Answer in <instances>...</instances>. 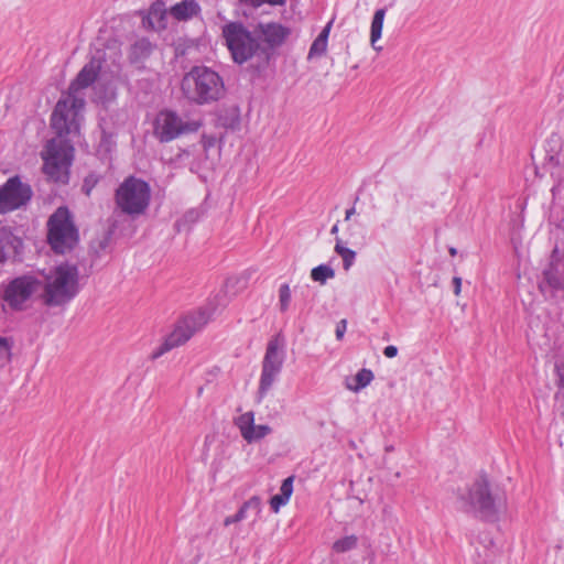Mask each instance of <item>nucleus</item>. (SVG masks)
Segmentation results:
<instances>
[{"label":"nucleus","mask_w":564,"mask_h":564,"mask_svg":"<svg viewBox=\"0 0 564 564\" xmlns=\"http://www.w3.org/2000/svg\"><path fill=\"white\" fill-rule=\"evenodd\" d=\"M261 499L258 496H253L240 507L236 516L239 521H242L248 518V512L250 511L253 513L256 520L257 517L261 513Z\"/></svg>","instance_id":"nucleus-24"},{"label":"nucleus","mask_w":564,"mask_h":564,"mask_svg":"<svg viewBox=\"0 0 564 564\" xmlns=\"http://www.w3.org/2000/svg\"><path fill=\"white\" fill-rule=\"evenodd\" d=\"M42 286L43 281L37 275L25 273L1 283L0 297L12 311H23L34 295H40Z\"/></svg>","instance_id":"nucleus-7"},{"label":"nucleus","mask_w":564,"mask_h":564,"mask_svg":"<svg viewBox=\"0 0 564 564\" xmlns=\"http://www.w3.org/2000/svg\"><path fill=\"white\" fill-rule=\"evenodd\" d=\"M334 276V269L327 264H319L311 271V279L321 284H325L327 280L333 279Z\"/></svg>","instance_id":"nucleus-28"},{"label":"nucleus","mask_w":564,"mask_h":564,"mask_svg":"<svg viewBox=\"0 0 564 564\" xmlns=\"http://www.w3.org/2000/svg\"><path fill=\"white\" fill-rule=\"evenodd\" d=\"M449 251H451V254H455L456 253V250L454 248H452Z\"/></svg>","instance_id":"nucleus-49"},{"label":"nucleus","mask_w":564,"mask_h":564,"mask_svg":"<svg viewBox=\"0 0 564 564\" xmlns=\"http://www.w3.org/2000/svg\"><path fill=\"white\" fill-rule=\"evenodd\" d=\"M288 501L284 500L282 497H280L279 495H274L271 499H270V506L272 508V510L274 512H278L280 510V508L284 505H286Z\"/></svg>","instance_id":"nucleus-40"},{"label":"nucleus","mask_w":564,"mask_h":564,"mask_svg":"<svg viewBox=\"0 0 564 564\" xmlns=\"http://www.w3.org/2000/svg\"><path fill=\"white\" fill-rule=\"evenodd\" d=\"M375 376L370 369L362 368L352 378L346 380V388L352 392H358L371 383Z\"/></svg>","instance_id":"nucleus-20"},{"label":"nucleus","mask_w":564,"mask_h":564,"mask_svg":"<svg viewBox=\"0 0 564 564\" xmlns=\"http://www.w3.org/2000/svg\"><path fill=\"white\" fill-rule=\"evenodd\" d=\"M151 199L150 185L135 176L127 177L116 189L115 200L121 213L138 217L145 213Z\"/></svg>","instance_id":"nucleus-6"},{"label":"nucleus","mask_w":564,"mask_h":564,"mask_svg":"<svg viewBox=\"0 0 564 564\" xmlns=\"http://www.w3.org/2000/svg\"><path fill=\"white\" fill-rule=\"evenodd\" d=\"M23 240L10 227H0V265L22 261Z\"/></svg>","instance_id":"nucleus-12"},{"label":"nucleus","mask_w":564,"mask_h":564,"mask_svg":"<svg viewBox=\"0 0 564 564\" xmlns=\"http://www.w3.org/2000/svg\"><path fill=\"white\" fill-rule=\"evenodd\" d=\"M154 134L161 142H170L176 138V113L161 111L154 121Z\"/></svg>","instance_id":"nucleus-16"},{"label":"nucleus","mask_w":564,"mask_h":564,"mask_svg":"<svg viewBox=\"0 0 564 564\" xmlns=\"http://www.w3.org/2000/svg\"><path fill=\"white\" fill-rule=\"evenodd\" d=\"M356 214V208L352 206L351 208L346 210L345 220H349L352 215Z\"/></svg>","instance_id":"nucleus-45"},{"label":"nucleus","mask_w":564,"mask_h":564,"mask_svg":"<svg viewBox=\"0 0 564 564\" xmlns=\"http://www.w3.org/2000/svg\"><path fill=\"white\" fill-rule=\"evenodd\" d=\"M333 25V20H330L321 31L318 36L313 41L307 58L313 59L323 56L327 51L328 36L330 33V29Z\"/></svg>","instance_id":"nucleus-19"},{"label":"nucleus","mask_w":564,"mask_h":564,"mask_svg":"<svg viewBox=\"0 0 564 564\" xmlns=\"http://www.w3.org/2000/svg\"><path fill=\"white\" fill-rule=\"evenodd\" d=\"M43 172L57 183H67L73 160V148L62 141L50 140L42 153Z\"/></svg>","instance_id":"nucleus-8"},{"label":"nucleus","mask_w":564,"mask_h":564,"mask_svg":"<svg viewBox=\"0 0 564 564\" xmlns=\"http://www.w3.org/2000/svg\"><path fill=\"white\" fill-rule=\"evenodd\" d=\"M544 280L547 283V285L554 290H558L562 288V281L555 274L553 269H549V270L544 271Z\"/></svg>","instance_id":"nucleus-35"},{"label":"nucleus","mask_w":564,"mask_h":564,"mask_svg":"<svg viewBox=\"0 0 564 564\" xmlns=\"http://www.w3.org/2000/svg\"><path fill=\"white\" fill-rule=\"evenodd\" d=\"M180 86L184 98L198 106L210 105L225 95L223 77L204 65L194 66L185 73Z\"/></svg>","instance_id":"nucleus-3"},{"label":"nucleus","mask_w":564,"mask_h":564,"mask_svg":"<svg viewBox=\"0 0 564 564\" xmlns=\"http://www.w3.org/2000/svg\"><path fill=\"white\" fill-rule=\"evenodd\" d=\"M167 24V10L164 2L155 1L149 11L142 18V25L145 29L160 31L164 30Z\"/></svg>","instance_id":"nucleus-18"},{"label":"nucleus","mask_w":564,"mask_h":564,"mask_svg":"<svg viewBox=\"0 0 564 564\" xmlns=\"http://www.w3.org/2000/svg\"><path fill=\"white\" fill-rule=\"evenodd\" d=\"M79 232L73 215L65 206L58 207L47 220V241L56 253L64 254L75 248Z\"/></svg>","instance_id":"nucleus-5"},{"label":"nucleus","mask_w":564,"mask_h":564,"mask_svg":"<svg viewBox=\"0 0 564 564\" xmlns=\"http://www.w3.org/2000/svg\"><path fill=\"white\" fill-rule=\"evenodd\" d=\"M337 232H338V225H337V224H335V225L332 227V229H330V234L336 235Z\"/></svg>","instance_id":"nucleus-47"},{"label":"nucleus","mask_w":564,"mask_h":564,"mask_svg":"<svg viewBox=\"0 0 564 564\" xmlns=\"http://www.w3.org/2000/svg\"><path fill=\"white\" fill-rule=\"evenodd\" d=\"M383 355L387 358H394L398 355V348L395 346H393V345L387 346L383 349Z\"/></svg>","instance_id":"nucleus-42"},{"label":"nucleus","mask_w":564,"mask_h":564,"mask_svg":"<svg viewBox=\"0 0 564 564\" xmlns=\"http://www.w3.org/2000/svg\"><path fill=\"white\" fill-rule=\"evenodd\" d=\"M223 37L234 62L243 64L252 57L267 61L268 50L259 41L254 30L249 31L241 22H229L221 29Z\"/></svg>","instance_id":"nucleus-4"},{"label":"nucleus","mask_w":564,"mask_h":564,"mask_svg":"<svg viewBox=\"0 0 564 564\" xmlns=\"http://www.w3.org/2000/svg\"><path fill=\"white\" fill-rule=\"evenodd\" d=\"M258 39H262V45L267 47L268 52L276 46H280L289 36L290 31L288 28L280 23H259L254 28Z\"/></svg>","instance_id":"nucleus-15"},{"label":"nucleus","mask_w":564,"mask_h":564,"mask_svg":"<svg viewBox=\"0 0 564 564\" xmlns=\"http://www.w3.org/2000/svg\"><path fill=\"white\" fill-rule=\"evenodd\" d=\"M285 360V339L281 334L273 336L267 345L262 360L259 395L263 398L278 379Z\"/></svg>","instance_id":"nucleus-9"},{"label":"nucleus","mask_w":564,"mask_h":564,"mask_svg":"<svg viewBox=\"0 0 564 564\" xmlns=\"http://www.w3.org/2000/svg\"><path fill=\"white\" fill-rule=\"evenodd\" d=\"M236 522H239V520H238L237 516H236V514H234V516H229V517H227V518L225 519V521H224V524H225L226 527H228V525H230V524H232V523H236Z\"/></svg>","instance_id":"nucleus-44"},{"label":"nucleus","mask_w":564,"mask_h":564,"mask_svg":"<svg viewBox=\"0 0 564 564\" xmlns=\"http://www.w3.org/2000/svg\"><path fill=\"white\" fill-rule=\"evenodd\" d=\"M335 251L343 259V267L349 270L356 259V252L343 245L341 239H336Z\"/></svg>","instance_id":"nucleus-27"},{"label":"nucleus","mask_w":564,"mask_h":564,"mask_svg":"<svg viewBox=\"0 0 564 564\" xmlns=\"http://www.w3.org/2000/svg\"><path fill=\"white\" fill-rule=\"evenodd\" d=\"M457 503L463 512L482 520L497 521L506 511L507 498L502 491L492 490L488 480L481 477L459 495Z\"/></svg>","instance_id":"nucleus-1"},{"label":"nucleus","mask_w":564,"mask_h":564,"mask_svg":"<svg viewBox=\"0 0 564 564\" xmlns=\"http://www.w3.org/2000/svg\"><path fill=\"white\" fill-rule=\"evenodd\" d=\"M240 3L245 6H249L252 8H259L263 4H270V6H282L284 4V0H239Z\"/></svg>","instance_id":"nucleus-37"},{"label":"nucleus","mask_w":564,"mask_h":564,"mask_svg":"<svg viewBox=\"0 0 564 564\" xmlns=\"http://www.w3.org/2000/svg\"><path fill=\"white\" fill-rule=\"evenodd\" d=\"M358 538L356 535H347L344 536L333 544V550L336 553H345L350 550H354L357 546Z\"/></svg>","instance_id":"nucleus-31"},{"label":"nucleus","mask_w":564,"mask_h":564,"mask_svg":"<svg viewBox=\"0 0 564 564\" xmlns=\"http://www.w3.org/2000/svg\"><path fill=\"white\" fill-rule=\"evenodd\" d=\"M84 188L86 189V194H87V195H89V193H90L89 187H86V184H85V185H84Z\"/></svg>","instance_id":"nucleus-48"},{"label":"nucleus","mask_w":564,"mask_h":564,"mask_svg":"<svg viewBox=\"0 0 564 564\" xmlns=\"http://www.w3.org/2000/svg\"><path fill=\"white\" fill-rule=\"evenodd\" d=\"M204 212L202 208H192L189 210H187L184 216H183V220L184 223L186 224H194L196 223L198 219H200V217L203 216Z\"/></svg>","instance_id":"nucleus-38"},{"label":"nucleus","mask_w":564,"mask_h":564,"mask_svg":"<svg viewBox=\"0 0 564 564\" xmlns=\"http://www.w3.org/2000/svg\"><path fill=\"white\" fill-rule=\"evenodd\" d=\"M384 17H386V9H383V8L378 9L372 17L371 26H370V42H371L372 47L376 51L381 50V46L377 47L375 44L381 37Z\"/></svg>","instance_id":"nucleus-22"},{"label":"nucleus","mask_w":564,"mask_h":564,"mask_svg":"<svg viewBox=\"0 0 564 564\" xmlns=\"http://www.w3.org/2000/svg\"><path fill=\"white\" fill-rule=\"evenodd\" d=\"M453 285L455 295H459L462 289V279L459 276H454Z\"/></svg>","instance_id":"nucleus-43"},{"label":"nucleus","mask_w":564,"mask_h":564,"mask_svg":"<svg viewBox=\"0 0 564 564\" xmlns=\"http://www.w3.org/2000/svg\"><path fill=\"white\" fill-rule=\"evenodd\" d=\"M101 64L102 61L100 57H93L85 64L76 78L70 83L72 90H82L94 84L101 69Z\"/></svg>","instance_id":"nucleus-17"},{"label":"nucleus","mask_w":564,"mask_h":564,"mask_svg":"<svg viewBox=\"0 0 564 564\" xmlns=\"http://www.w3.org/2000/svg\"><path fill=\"white\" fill-rule=\"evenodd\" d=\"M79 91L80 90L73 91L69 85L67 96L59 99L54 108L51 122L52 127L59 135L70 132L73 121L85 107V99L82 95H78Z\"/></svg>","instance_id":"nucleus-10"},{"label":"nucleus","mask_w":564,"mask_h":564,"mask_svg":"<svg viewBox=\"0 0 564 564\" xmlns=\"http://www.w3.org/2000/svg\"><path fill=\"white\" fill-rule=\"evenodd\" d=\"M200 13V7L195 0H183L178 2V21L189 20Z\"/></svg>","instance_id":"nucleus-25"},{"label":"nucleus","mask_w":564,"mask_h":564,"mask_svg":"<svg viewBox=\"0 0 564 564\" xmlns=\"http://www.w3.org/2000/svg\"><path fill=\"white\" fill-rule=\"evenodd\" d=\"M196 308L184 312L178 317V345L188 341L195 334L202 332L208 324L207 314Z\"/></svg>","instance_id":"nucleus-13"},{"label":"nucleus","mask_w":564,"mask_h":564,"mask_svg":"<svg viewBox=\"0 0 564 564\" xmlns=\"http://www.w3.org/2000/svg\"><path fill=\"white\" fill-rule=\"evenodd\" d=\"M555 370L558 378V394H563L564 397V362H557L555 365Z\"/></svg>","instance_id":"nucleus-39"},{"label":"nucleus","mask_w":564,"mask_h":564,"mask_svg":"<svg viewBox=\"0 0 564 564\" xmlns=\"http://www.w3.org/2000/svg\"><path fill=\"white\" fill-rule=\"evenodd\" d=\"M32 188L15 175L0 186V214H7L25 206L32 198Z\"/></svg>","instance_id":"nucleus-11"},{"label":"nucleus","mask_w":564,"mask_h":564,"mask_svg":"<svg viewBox=\"0 0 564 564\" xmlns=\"http://www.w3.org/2000/svg\"><path fill=\"white\" fill-rule=\"evenodd\" d=\"M346 329H347V321L346 319L339 321V323L336 326V338L338 340L343 339Z\"/></svg>","instance_id":"nucleus-41"},{"label":"nucleus","mask_w":564,"mask_h":564,"mask_svg":"<svg viewBox=\"0 0 564 564\" xmlns=\"http://www.w3.org/2000/svg\"><path fill=\"white\" fill-rule=\"evenodd\" d=\"M292 492H293V477H288L282 481L279 496L282 497L284 500L289 501V499L292 496Z\"/></svg>","instance_id":"nucleus-36"},{"label":"nucleus","mask_w":564,"mask_h":564,"mask_svg":"<svg viewBox=\"0 0 564 564\" xmlns=\"http://www.w3.org/2000/svg\"><path fill=\"white\" fill-rule=\"evenodd\" d=\"M13 343L8 337L0 336V367H4L12 360Z\"/></svg>","instance_id":"nucleus-32"},{"label":"nucleus","mask_w":564,"mask_h":564,"mask_svg":"<svg viewBox=\"0 0 564 564\" xmlns=\"http://www.w3.org/2000/svg\"><path fill=\"white\" fill-rule=\"evenodd\" d=\"M203 120L199 113H196L189 120H182L178 118V135L196 132L202 127Z\"/></svg>","instance_id":"nucleus-29"},{"label":"nucleus","mask_w":564,"mask_h":564,"mask_svg":"<svg viewBox=\"0 0 564 564\" xmlns=\"http://www.w3.org/2000/svg\"><path fill=\"white\" fill-rule=\"evenodd\" d=\"M169 13H170L173 18H176V4H172V6H170V8H169Z\"/></svg>","instance_id":"nucleus-46"},{"label":"nucleus","mask_w":564,"mask_h":564,"mask_svg":"<svg viewBox=\"0 0 564 564\" xmlns=\"http://www.w3.org/2000/svg\"><path fill=\"white\" fill-rule=\"evenodd\" d=\"M99 127L101 130V138L99 141L98 151L100 153L109 154L116 149L117 145L116 133L106 129L105 120L100 121Z\"/></svg>","instance_id":"nucleus-23"},{"label":"nucleus","mask_w":564,"mask_h":564,"mask_svg":"<svg viewBox=\"0 0 564 564\" xmlns=\"http://www.w3.org/2000/svg\"><path fill=\"white\" fill-rule=\"evenodd\" d=\"M236 281L234 279H227L224 285L215 293H213L206 301V303L197 310L203 313H207L208 323L217 315H219L231 302L234 294L229 293V288L234 286Z\"/></svg>","instance_id":"nucleus-14"},{"label":"nucleus","mask_w":564,"mask_h":564,"mask_svg":"<svg viewBox=\"0 0 564 564\" xmlns=\"http://www.w3.org/2000/svg\"><path fill=\"white\" fill-rule=\"evenodd\" d=\"M176 347V335L175 330H173L165 339L164 341L152 351L150 358L152 360H156L164 356L166 352L171 351L173 348Z\"/></svg>","instance_id":"nucleus-30"},{"label":"nucleus","mask_w":564,"mask_h":564,"mask_svg":"<svg viewBox=\"0 0 564 564\" xmlns=\"http://www.w3.org/2000/svg\"><path fill=\"white\" fill-rule=\"evenodd\" d=\"M270 433H271V427L269 425H264V424L253 425V430L251 431V433H249L251 438L246 440V441L251 443V442L263 438L264 436H267Z\"/></svg>","instance_id":"nucleus-34"},{"label":"nucleus","mask_w":564,"mask_h":564,"mask_svg":"<svg viewBox=\"0 0 564 564\" xmlns=\"http://www.w3.org/2000/svg\"><path fill=\"white\" fill-rule=\"evenodd\" d=\"M292 301L291 289L288 283H283L279 288V310L281 313H285L290 308Z\"/></svg>","instance_id":"nucleus-33"},{"label":"nucleus","mask_w":564,"mask_h":564,"mask_svg":"<svg viewBox=\"0 0 564 564\" xmlns=\"http://www.w3.org/2000/svg\"><path fill=\"white\" fill-rule=\"evenodd\" d=\"M240 433L245 440H250L251 436L249 433L253 430L254 425V414L253 412H246L241 414L236 422Z\"/></svg>","instance_id":"nucleus-26"},{"label":"nucleus","mask_w":564,"mask_h":564,"mask_svg":"<svg viewBox=\"0 0 564 564\" xmlns=\"http://www.w3.org/2000/svg\"><path fill=\"white\" fill-rule=\"evenodd\" d=\"M40 299L48 307L64 306L79 292V271L75 264L61 263L43 274Z\"/></svg>","instance_id":"nucleus-2"},{"label":"nucleus","mask_w":564,"mask_h":564,"mask_svg":"<svg viewBox=\"0 0 564 564\" xmlns=\"http://www.w3.org/2000/svg\"><path fill=\"white\" fill-rule=\"evenodd\" d=\"M152 52V44L148 39H140L135 41L129 53V58L132 63H138L147 58Z\"/></svg>","instance_id":"nucleus-21"}]
</instances>
